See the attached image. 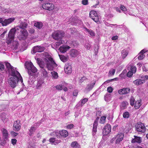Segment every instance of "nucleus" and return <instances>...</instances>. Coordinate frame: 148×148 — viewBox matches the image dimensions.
<instances>
[{
    "mask_svg": "<svg viewBox=\"0 0 148 148\" xmlns=\"http://www.w3.org/2000/svg\"><path fill=\"white\" fill-rule=\"evenodd\" d=\"M28 35V33L26 29H21L20 33L17 36V37L19 40H24Z\"/></svg>",
    "mask_w": 148,
    "mask_h": 148,
    "instance_id": "nucleus-8",
    "label": "nucleus"
},
{
    "mask_svg": "<svg viewBox=\"0 0 148 148\" xmlns=\"http://www.w3.org/2000/svg\"><path fill=\"white\" fill-rule=\"evenodd\" d=\"M5 64L9 73L12 76L9 79L8 83L10 86L12 88H14L16 86L18 82H20L23 84L22 78L20 73L15 70L9 63L6 62Z\"/></svg>",
    "mask_w": 148,
    "mask_h": 148,
    "instance_id": "nucleus-1",
    "label": "nucleus"
},
{
    "mask_svg": "<svg viewBox=\"0 0 148 148\" xmlns=\"http://www.w3.org/2000/svg\"><path fill=\"white\" fill-rule=\"evenodd\" d=\"M145 82V80L140 79H137L133 81V83L137 85H138Z\"/></svg>",
    "mask_w": 148,
    "mask_h": 148,
    "instance_id": "nucleus-23",
    "label": "nucleus"
},
{
    "mask_svg": "<svg viewBox=\"0 0 148 148\" xmlns=\"http://www.w3.org/2000/svg\"><path fill=\"white\" fill-rule=\"evenodd\" d=\"M45 50V47L39 46L34 47L33 48V52L34 53L37 52H41Z\"/></svg>",
    "mask_w": 148,
    "mask_h": 148,
    "instance_id": "nucleus-13",
    "label": "nucleus"
},
{
    "mask_svg": "<svg viewBox=\"0 0 148 148\" xmlns=\"http://www.w3.org/2000/svg\"><path fill=\"white\" fill-rule=\"evenodd\" d=\"M42 7L44 9L51 11L54 9V4L51 3L46 2L42 4Z\"/></svg>",
    "mask_w": 148,
    "mask_h": 148,
    "instance_id": "nucleus-6",
    "label": "nucleus"
},
{
    "mask_svg": "<svg viewBox=\"0 0 148 148\" xmlns=\"http://www.w3.org/2000/svg\"><path fill=\"white\" fill-rule=\"evenodd\" d=\"M71 146L72 148H80V146L76 141L73 142L71 143Z\"/></svg>",
    "mask_w": 148,
    "mask_h": 148,
    "instance_id": "nucleus-33",
    "label": "nucleus"
},
{
    "mask_svg": "<svg viewBox=\"0 0 148 148\" xmlns=\"http://www.w3.org/2000/svg\"><path fill=\"white\" fill-rule=\"evenodd\" d=\"M79 51L75 49H72L70 52V56L73 57H75L79 55Z\"/></svg>",
    "mask_w": 148,
    "mask_h": 148,
    "instance_id": "nucleus-18",
    "label": "nucleus"
},
{
    "mask_svg": "<svg viewBox=\"0 0 148 148\" xmlns=\"http://www.w3.org/2000/svg\"><path fill=\"white\" fill-rule=\"evenodd\" d=\"M111 127L110 124H107L103 130V133L104 135H107L111 132Z\"/></svg>",
    "mask_w": 148,
    "mask_h": 148,
    "instance_id": "nucleus-11",
    "label": "nucleus"
},
{
    "mask_svg": "<svg viewBox=\"0 0 148 148\" xmlns=\"http://www.w3.org/2000/svg\"><path fill=\"white\" fill-rule=\"evenodd\" d=\"M64 36V33L62 31H57L55 32L52 34V37L55 40H60L59 42H57L56 45H59L62 43V40H61L63 37Z\"/></svg>",
    "mask_w": 148,
    "mask_h": 148,
    "instance_id": "nucleus-5",
    "label": "nucleus"
},
{
    "mask_svg": "<svg viewBox=\"0 0 148 148\" xmlns=\"http://www.w3.org/2000/svg\"><path fill=\"white\" fill-rule=\"evenodd\" d=\"M12 47L13 49L16 50L18 47V43L17 41H13L12 42Z\"/></svg>",
    "mask_w": 148,
    "mask_h": 148,
    "instance_id": "nucleus-24",
    "label": "nucleus"
},
{
    "mask_svg": "<svg viewBox=\"0 0 148 148\" xmlns=\"http://www.w3.org/2000/svg\"><path fill=\"white\" fill-rule=\"evenodd\" d=\"M85 47L87 49L89 50L91 48V45L90 43L88 42L86 43Z\"/></svg>",
    "mask_w": 148,
    "mask_h": 148,
    "instance_id": "nucleus-40",
    "label": "nucleus"
},
{
    "mask_svg": "<svg viewBox=\"0 0 148 148\" xmlns=\"http://www.w3.org/2000/svg\"><path fill=\"white\" fill-rule=\"evenodd\" d=\"M88 2V0H83L82 1V4L85 5H87Z\"/></svg>",
    "mask_w": 148,
    "mask_h": 148,
    "instance_id": "nucleus-56",
    "label": "nucleus"
},
{
    "mask_svg": "<svg viewBox=\"0 0 148 148\" xmlns=\"http://www.w3.org/2000/svg\"><path fill=\"white\" fill-rule=\"evenodd\" d=\"M136 130L138 132H144L146 130V128L144 124L141 123H137L136 126Z\"/></svg>",
    "mask_w": 148,
    "mask_h": 148,
    "instance_id": "nucleus-10",
    "label": "nucleus"
},
{
    "mask_svg": "<svg viewBox=\"0 0 148 148\" xmlns=\"http://www.w3.org/2000/svg\"><path fill=\"white\" fill-rule=\"evenodd\" d=\"M99 119V118L97 117L94 123L92 129V135L93 136L95 135L97 131V129L98 125V121Z\"/></svg>",
    "mask_w": 148,
    "mask_h": 148,
    "instance_id": "nucleus-15",
    "label": "nucleus"
},
{
    "mask_svg": "<svg viewBox=\"0 0 148 148\" xmlns=\"http://www.w3.org/2000/svg\"><path fill=\"white\" fill-rule=\"evenodd\" d=\"M115 71L114 69H111L109 71V74L110 75H113L114 74Z\"/></svg>",
    "mask_w": 148,
    "mask_h": 148,
    "instance_id": "nucleus-48",
    "label": "nucleus"
},
{
    "mask_svg": "<svg viewBox=\"0 0 148 148\" xmlns=\"http://www.w3.org/2000/svg\"><path fill=\"white\" fill-rule=\"evenodd\" d=\"M95 84V82L92 83L88 84L85 89V91L86 92H88L91 90L93 88Z\"/></svg>",
    "mask_w": 148,
    "mask_h": 148,
    "instance_id": "nucleus-21",
    "label": "nucleus"
},
{
    "mask_svg": "<svg viewBox=\"0 0 148 148\" xmlns=\"http://www.w3.org/2000/svg\"><path fill=\"white\" fill-rule=\"evenodd\" d=\"M38 123H35L34 126H32L30 129H29V132L28 133V134L30 136L32 135L35 132L36 129V127H35L36 126V124H37Z\"/></svg>",
    "mask_w": 148,
    "mask_h": 148,
    "instance_id": "nucleus-20",
    "label": "nucleus"
},
{
    "mask_svg": "<svg viewBox=\"0 0 148 148\" xmlns=\"http://www.w3.org/2000/svg\"><path fill=\"white\" fill-rule=\"evenodd\" d=\"M5 66L2 62H0V71L4 70Z\"/></svg>",
    "mask_w": 148,
    "mask_h": 148,
    "instance_id": "nucleus-45",
    "label": "nucleus"
},
{
    "mask_svg": "<svg viewBox=\"0 0 148 148\" xmlns=\"http://www.w3.org/2000/svg\"><path fill=\"white\" fill-rule=\"evenodd\" d=\"M134 98H131L130 100V104L132 106H134Z\"/></svg>",
    "mask_w": 148,
    "mask_h": 148,
    "instance_id": "nucleus-55",
    "label": "nucleus"
},
{
    "mask_svg": "<svg viewBox=\"0 0 148 148\" xmlns=\"http://www.w3.org/2000/svg\"><path fill=\"white\" fill-rule=\"evenodd\" d=\"M54 133H55L56 136L58 138H61V136L60 134V131H59L58 130H55Z\"/></svg>",
    "mask_w": 148,
    "mask_h": 148,
    "instance_id": "nucleus-42",
    "label": "nucleus"
},
{
    "mask_svg": "<svg viewBox=\"0 0 148 148\" xmlns=\"http://www.w3.org/2000/svg\"><path fill=\"white\" fill-rule=\"evenodd\" d=\"M60 134L61 136V138L62 136L66 137L68 135V132L67 131L65 130H62V131H60Z\"/></svg>",
    "mask_w": 148,
    "mask_h": 148,
    "instance_id": "nucleus-27",
    "label": "nucleus"
},
{
    "mask_svg": "<svg viewBox=\"0 0 148 148\" xmlns=\"http://www.w3.org/2000/svg\"><path fill=\"white\" fill-rule=\"evenodd\" d=\"M37 62L40 68L42 69L44 68L45 65L44 63L40 59L37 58Z\"/></svg>",
    "mask_w": 148,
    "mask_h": 148,
    "instance_id": "nucleus-30",
    "label": "nucleus"
},
{
    "mask_svg": "<svg viewBox=\"0 0 148 148\" xmlns=\"http://www.w3.org/2000/svg\"><path fill=\"white\" fill-rule=\"evenodd\" d=\"M29 33L31 34H33L34 33V29L33 28H30L29 29Z\"/></svg>",
    "mask_w": 148,
    "mask_h": 148,
    "instance_id": "nucleus-60",
    "label": "nucleus"
},
{
    "mask_svg": "<svg viewBox=\"0 0 148 148\" xmlns=\"http://www.w3.org/2000/svg\"><path fill=\"white\" fill-rule=\"evenodd\" d=\"M74 125L73 124H70L67 125L66 127L67 129H71L73 127Z\"/></svg>",
    "mask_w": 148,
    "mask_h": 148,
    "instance_id": "nucleus-54",
    "label": "nucleus"
},
{
    "mask_svg": "<svg viewBox=\"0 0 148 148\" xmlns=\"http://www.w3.org/2000/svg\"><path fill=\"white\" fill-rule=\"evenodd\" d=\"M124 134L123 133H120L117 134L112 138V140L115 141L116 144H119L123 139Z\"/></svg>",
    "mask_w": 148,
    "mask_h": 148,
    "instance_id": "nucleus-7",
    "label": "nucleus"
},
{
    "mask_svg": "<svg viewBox=\"0 0 148 148\" xmlns=\"http://www.w3.org/2000/svg\"><path fill=\"white\" fill-rule=\"evenodd\" d=\"M134 138H133L132 141V143H140L141 142V138L140 137L134 136Z\"/></svg>",
    "mask_w": 148,
    "mask_h": 148,
    "instance_id": "nucleus-22",
    "label": "nucleus"
},
{
    "mask_svg": "<svg viewBox=\"0 0 148 148\" xmlns=\"http://www.w3.org/2000/svg\"><path fill=\"white\" fill-rule=\"evenodd\" d=\"M25 66L28 70V74L30 76L29 77V79L33 77L35 78L37 76V69L33 65L32 63L31 62H27L25 64Z\"/></svg>",
    "mask_w": 148,
    "mask_h": 148,
    "instance_id": "nucleus-2",
    "label": "nucleus"
},
{
    "mask_svg": "<svg viewBox=\"0 0 148 148\" xmlns=\"http://www.w3.org/2000/svg\"><path fill=\"white\" fill-rule=\"evenodd\" d=\"M51 74L53 79H57L58 77V74L56 72L53 71L51 72Z\"/></svg>",
    "mask_w": 148,
    "mask_h": 148,
    "instance_id": "nucleus-36",
    "label": "nucleus"
},
{
    "mask_svg": "<svg viewBox=\"0 0 148 148\" xmlns=\"http://www.w3.org/2000/svg\"><path fill=\"white\" fill-rule=\"evenodd\" d=\"M55 139H56L55 138H51L49 139V142L51 143H54V142H55Z\"/></svg>",
    "mask_w": 148,
    "mask_h": 148,
    "instance_id": "nucleus-57",
    "label": "nucleus"
},
{
    "mask_svg": "<svg viewBox=\"0 0 148 148\" xmlns=\"http://www.w3.org/2000/svg\"><path fill=\"white\" fill-rule=\"evenodd\" d=\"M140 101H136L135 103L134 107L136 109H138L140 107L141 105Z\"/></svg>",
    "mask_w": 148,
    "mask_h": 148,
    "instance_id": "nucleus-37",
    "label": "nucleus"
},
{
    "mask_svg": "<svg viewBox=\"0 0 148 148\" xmlns=\"http://www.w3.org/2000/svg\"><path fill=\"white\" fill-rule=\"evenodd\" d=\"M2 131L3 133V136L5 139H6L8 136V133L7 130L4 128H3L2 130Z\"/></svg>",
    "mask_w": 148,
    "mask_h": 148,
    "instance_id": "nucleus-29",
    "label": "nucleus"
},
{
    "mask_svg": "<svg viewBox=\"0 0 148 148\" xmlns=\"http://www.w3.org/2000/svg\"><path fill=\"white\" fill-rule=\"evenodd\" d=\"M65 72L67 74L70 73L72 71V67L70 63H66L64 68Z\"/></svg>",
    "mask_w": 148,
    "mask_h": 148,
    "instance_id": "nucleus-14",
    "label": "nucleus"
},
{
    "mask_svg": "<svg viewBox=\"0 0 148 148\" xmlns=\"http://www.w3.org/2000/svg\"><path fill=\"white\" fill-rule=\"evenodd\" d=\"M85 29L86 31L87 32L90 34V36L93 37L95 36V33L91 29H89L86 28H85Z\"/></svg>",
    "mask_w": 148,
    "mask_h": 148,
    "instance_id": "nucleus-31",
    "label": "nucleus"
},
{
    "mask_svg": "<svg viewBox=\"0 0 148 148\" xmlns=\"http://www.w3.org/2000/svg\"><path fill=\"white\" fill-rule=\"evenodd\" d=\"M70 48L69 46L67 45H63L60 47L59 49L61 53H64L68 50Z\"/></svg>",
    "mask_w": 148,
    "mask_h": 148,
    "instance_id": "nucleus-17",
    "label": "nucleus"
},
{
    "mask_svg": "<svg viewBox=\"0 0 148 148\" xmlns=\"http://www.w3.org/2000/svg\"><path fill=\"white\" fill-rule=\"evenodd\" d=\"M14 20L15 18L13 17L11 18L8 19H5L2 22V24L3 26H6L12 23Z\"/></svg>",
    "mask_w": 148,
    "mask_h": 148,
    "instance_id": "nucleus-16",
    "label": "nucleus"
},
{
    "mask_svg": "<svg viewBox=\"0 0 148 148\" xmlns=\"http://www.w3.org/2000/svg\"><path fill=\"white\" fill-rule=\"evenodd\" d=\"M128 105V102L126 101H124L123 102L121 103L120 106L121 108L123 109L127 107Z\"/></svg>",
    "mask_w": 148,
    "mask_h": 148,
    "instance_id": "nucleus-35",
    "label": "nucleus"
},
{
    "mask_svg": "<svg viewBox=\"0 0 148 148\" xmlns=\"http://www.w3.org/2000/svg\"><path fill=\"white\" fill-rule=\"evenodd\" d=\"M131 71L133 73H135L136 72V68L134 66H132L131 67Z\"/></svg>",
    "mask_w": 148,
    "mask_h": 148,
    "instance_id": "nucleus-47",
    "label": "nucleus"
},
{
    "mask_svg": "<svg viewBox=\"0 0 148 148\" xmlns=\"http://www.w3.org/2000/svg\"><path fill=\"white\" fill-rule=\"evenodd\" d=\"M105 99L106 101H109L111 99L110 94L109 93H107L105 96Z\"/></svg>",
    "mask_w": 148,
    "mask_h": 148,
    "instance_id": "nucleus-39",
    "label": "nucleus"
},
{
    "mask_svg": "<svg viewBox=\"0 0 148 148\" xmlns=\"http://www.w3.org/2000/svg\"><path fill=\"white\" fill-rule=\"evenodd\" d=\"M141 78L142 79L141 80H144L145 82V80L148 79V76L147 75L142 76L141 77Z\"/></svg>",
    "mask_w": 148,
    "mask_h": 148,
    "instance_id": "nucleus-49",
    "label": "nucleus"
},
{
    "mask_svg": "<svg viewBox=\"0 0 148 148\" xmlns=\"http://www.w3.org/2000/svg\"><path fill=\"white\" fill-rule=\"evenodd\" d=\"M7 32V30H6L5 31H4L2 34H1V37L2 38H3L5 34Z\"/></svg>",
    "mask_w": 148,
    "mask_h": 148,
    "instance_id": "nucleus-61",
    "label": "nucleus"
},
{
    "mask_svg": "<svg viewBox=\"0 0 148 148\" xmlns=\"http://www.w3.org/2000/svg\"><path fill=\"white\" fill-rule=\"evenodd\" d=\"M130 91V89L128 88H123L119 90V93L120 94H125L128 93Z\"/></svg>",
    "mask_w": 148,
    "mask_h": 148,
    "instance_id": "nucleus-19",
    "label": "nucleus"
},
{
    "mask_svg": "<svg viewBox=\"0 0 148 148\" xmlns=\"http://www.w3.org/2000/svg\"><path fill=\"white\" fill-rule=\"evenodd\" d=\"M56 88L58 90H61L63 89V86L60 85H57L56 86Z\"/></svg>",
    "mask_w": 148,
    "mask_h": 148,
    "instance_id": "nucleus-46",
    "label": "nucleus"
},
{
    "mask_svg": "<svg viewBox=\"0 0 148 148\" xmlns=\"http://www.w3.org/2000/svg\"><path fill=\"white\" fill-rule=\"evenodd\" d=\"M61 142V140H60L56 139V138L55 140V141L54 144L56 145V144H58L60 143Z\"/></svg>",
    "mask_w": 148,
    "mask_h": 148,
    "instance_id": "nucleus-58",
    "label": "nucleus"
},
{
    "mask_svg": "<svg viewBox=\"0 0 148 148\" xmlns=\"http://www.w3.org/2000/svg\"><path fill=\"white\" fill-rule=\"evenodd\" d=\"M121 10H122L126 14L127 10L124 5H121Z\"/></svg>",
    "mask_w": 148,
    "mask_h": 148,
    "instance_id": "nucleus-44",
    "label": "nucleus"
},
{
    "mask_svg": "<svg viewBox=\"0 0 148 148\" xmlns=\"http://www.w3.org/2000/svg\"><path fill=\"white\" fill-rule=\"evenodd\" d=\"M107 90L108 92L111 93L113 91V88L111 86L108 87L107 88Z\"/></svg>",
    "mask_w": 148,
    "mask_h": 148,
    "instance_id": "nucleus-53",
    "label": "nucleus"
},
{
    "mask_svg": "<svg viewBox=\"0 0 148 148\" xmlns=\"http://www.w3.org/2000/svg\"><path fill=\"white\" fill-rule=\"evenodd\" d=\"M21 128L20 121L16 120L15 121L13 125V130L15 131H18Z\"/></svg>",
    "mask_w": 148,
    "mask_h": 148,
    "instance_id": "nucleus-12",
    "label": "nucleus"
},
{
    "mask_svg": "<svg viewBox=\"0 0 148 148\" xmlns=\"http://www.w3.org/2000/svg\"><path fill=\"white\" fill-rule=\"evenodd\" d=\"M60 56V59L61 60L64 62H66L67 60V58L65 56H60Z\"/></svg>",
    "mask_w": 148,
    "mask_h": 148,
    "instance_id": "nucleus-41",
    "label": "nucleus"
},
{
    "mask_svg": "<svg viewBox=\"0 0 148 148\" xmlns=\"http://www.w3.org/2000/svg\"><path fill=\"white\" fill-rule=\"evenodd\" d=\"M73 94L74 96H77L78 94L77 91V90H74L73 92Z\"/></svg>",
    "mask_w": 148,
    "mask_h": 148,
    "instance_id": "nucleus-62",
    "label": "nucleus"
},
{
    "mask_svg": "<svg viewBox=\"0 0 148 148\" xmlns=\"http://www.w3.org/2000/svg\"><path fill=\"white\" fill-rule=\"evenodd\" d=\"M123 116L124 118L128 119L129 118L130 114L128 112H125L123 113Z\"/></svg>",
    "mask_w": 148,
    "mask_h": 148,
    "instance_id": "nucleus-38",
    "label": "nucleus"
},
{
    "mask_svg": "<svg viewBox=\"0 0 148 148\" xmlns=\"http://www.w3.org/2000/svg\"><path fill=\"white\" fill-rule=\"evenodd\" d=\"M106 119V117L104 116H102L100 119V122L101 123H103L105 121Z\"/></svg>",
    "mask_w": 148,
    "mask_h": 148,
    "instance_id": "nucleus-43",
    "label": "nucleus"
},
{
    "mask_svg": "<svg viewBox=\"0 0 148 148\" xmlns=\"http://www.w3.org/2000/svg\"><path fill=\"white\" fill-rule=\"evenodd\" d=\"M143 70V71L147 72L148 70L146 68L145 66H143L142 67Z\"/></svg>",
    "mask_w": 148,
    "mask_h": 148,
    "instance_id": "nucleus-64",
    "label": "nucleus"
},
{
    "mask_svg": "<svg viewBox=\"0 0 148 148\" xmlns=\"http://www.w3.org/2000/svg\"><path fill=\"white\" fill-rule=\"evenodd\" d=\"M45 60L47 68L49 70L53 71L54 67L57 66V65L54 62L53 59L49 56L46 57V58L45 59Z\"/></svg>",
    "mask_w": 148,
    "mask_h": 148,
    "instance_id": "nucleus-3",
    "label": "nucleus"
},
{
    "mask_svg": "<svg viewBox=\"0 0 148 148\" xmlns=\"http://www.w3.org/2000/svg\"><path fill=\"white\" fill-rule=\"evenodd\" d=\"M43 80L42 79H39L37 83L36 88L38 89H40L42 87V84L43 83Z\"/></svg>",
    "mask_w": 148,
    "mask_h": 148,
    "instance_id": "nucleus-25",
    "label": "nucleus"
},
{
    "mask_svg": "<svg viewBox=\"0 0 148 148\" xmlns=\"http://www.w3.org/2000/svg\"><path fill=\"white\" fill-rule=\"evenodd\" d=\"M27 26V24L25 22H21L19 25V26H17L18 27V29L19 28L21 29H24L26 28Z\"/></svg>",
    "mask_w": 148,
    "mask_h": 148,
    "instance_id": "nucleus-26",
    "label": "nucleus"
},
{
    "mask_svg": "<svg viewBox=\"0 0 148 148\" xmlns=\"http://www.w3.org/2000/svg\"><path fill=\"white\" fill-rule=\"evenodd\" d=\"M118 37L117 36H114L112 38V39L113 40H115L118 39Z\"/></svg>",
    "mask_w": 148,
    "mask_h": 148,
    "instance_id": "nucleus-63",
    "label": "nucleus"
},
{
    "mask_svg": "<svg viewBox=\"0 0 148 148\" xmlns=\"http://www.w3.org/2000/svg\"><path fill=\"white\" fill-rule=\"evenodd\" d=\"M121 56L123 59H124L127 56L128 54V51L125 49H123L121 52Z\"/></svg>",
    "mask_w": 148,
    "mask_h": 148,
    "instance_id": "nucleus-28",
    "label": "nucleus"
},
{
    "mask_svg": "<svg viewBox=\"0 0 148 148\" xmlns=\"http://www.w3.org/2000/svg\"><path fill=\"white\" fill-rule=\"evenodd\" d=\"M133 73L131 71H129L127 73V77H131L132 76Z\"/></svg>",
    "mask_w": 148,
    "mask_h": 148,
    "instance_id": "nucleus-52",
    "label": "nucleus"
},
{
    "mask_svg": "<svg viewBox=\"0 0 148 148\" xmlns=\"http://www.w3.org/2000/svg\"><path fill=\"white\" fill-rule=\"evenodd\" d=\"M34 26L38 29H41L43 26V23L42 22H36L34 24Z\"/></svg>",
    "mask_w": 148,
    "mask_h": 148,
    "instance_id": "nucleus-32",
    "label": "nucleus"
},
{
    "mask_svg": "<svg viewBox=\"0 0 148 148\" xmlns=\"http://www.w3.org/2000/svg\"><path fill=\"white\" fill-rule=\"evenodd\" d=\"M145 56L143 54H141L138 57V59L139 60H142L145 57Z\"/></svg>",
    "mask_w": 148,
    "mask_h": 148,
    "instance_id": "nucleus-50",
    "label": "nucleus"
},
{
    "mask_svg": "<svg viewBox=\"0 0 148 148\" xmlns=\"http://www.w3.org/2000/svg\"><path fill=\"white\" fill-rule=\"evenodd\" d=\"M88 100V99L87 98H84L82 99L81 100V101L82 104H85Z\"/></svg>",
    "mask_w": 148,
    "mask_h": 148,
    "instance_id": "nucleus-51",
    "label": "nucleus"
},
{
    "mask_svg": "<svg viewBox=\"0 0 148 148\" xmlns=\"http://www.w3.org/2000/svg\"><path fill=\"white\" fill-rule=\"evenodd\" d=\"M41 73L43 75L44 77L46 78L48 76V73L47 71L44 68L42 69L41 70Z\"/></svg>",
    "mask_w": 148,
    "mask_h": 148,
    "instance_id": "nucleus-34",
    "label": "nucleus"
},
{
    "mask_svg": "<svg viewBox=\"0 0 148 148\" xmlns=\"http://www.w3.org/2000/svg\"><path fill=\"white\" fill-rule=\"evenodd\" d=\"M12 144L14 145L16 143L17 140L15 139H12L11 140Z\"/></svg>",
    "mask_w": 148,
    "mask_h": 148,
    "instance_id": "nucleus-59",
    "label": "nucleus"
},
{
    "mask_svg": "<svg viewBox=\"0 0 148 148\" xmlns=\"http://www.w3.org/2000/svg\"><path fill=\"white\" fill-rule=\"evenodd\" d=\"M18 27H16L11 29L6 38V43L9 44L12 43L14 38L15 33L18 30Z\"/></svg>",
    "mask_w": 148,
    "mask_h": 148,
    "instance_id": "nucleus-4",
    "label": "nucleus"
},
{
    "mask_svg": "<svg viewBox=\"0 0 148 148\" xmlns=\"http://www.w3.org/2000/svg\"><path fill=\"white\" fill-rule=\"evenodd\" d=\"M90 17L95 22H99V16L97 13L94 10H91L89 13Z\"/></svg>",
    "mask_w": 148,
    "mask_h": 148,
    "instance_id": "nucleus-9",
    "label": "nucleus"
}]
</instances>
